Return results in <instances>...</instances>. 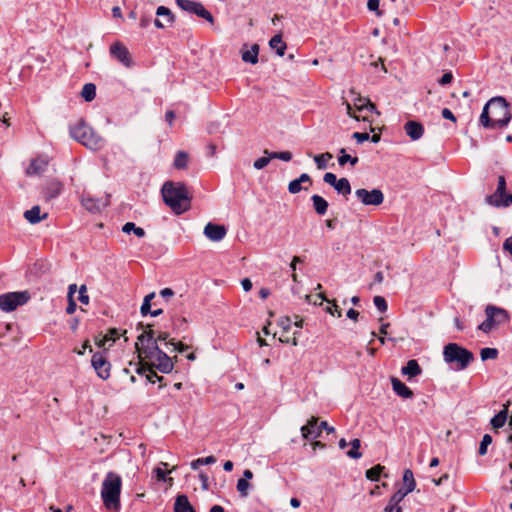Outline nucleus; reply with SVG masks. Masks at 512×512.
<instances>
[{"label":"nucleus","mask_w":512,"mask_h":512,"mask_svg":"<svg viewBox=\"0 0 512 512\" xmlns=\"http://www.w3.org/2000/svg\"><path fill=\"white\" fill-rule=\"evenodd\" d=\"M194 14L198 17L205 19L211 24L214 23L213 15L208 10H206L205 7L200 2L197 3V7L195 8Z\"/></svg>","instance_id":"obj_35"},{"label":"nucleus","mask_w":512,"mask_h":512,"mask_svg":"<svg viewBox=\"0 0 512 512\" xmlns=\"http://www.w3.org/2000/svg\"><path fill=\"white\" fill-rule=\"evenodd\" d=\"M443 358L446 363L455 364L456 370H464L474 361L473 353L457 343H449L444 347Z\"/></svg>","instance_id":"obj_6"},{"label":"nucleus","mask_w":512,"mask_h":512,"mask_svg":"<svg viewBox=\"0 0 512 512\" xmlns=\"http://www.w3.org/2000/svg\"><path fill=\"white\" fill-rule=\"evenodd\" d=\"M137 337L135 348L139 360H149L162 373H170L174 364L172 359L162 351L156 339V333L151 326Z\"/></svg>","instance_id":"obj_1"},{"label":"nucleus","mask_w":512,"mask_h":512,"mask_svg":"<svg viewBox=\"0 0 512 512\" xmlns=\"http://www.w3.org/2000/svg\"><path fill=\"white\" fill-rule=\"evenodd\" d=\"M71 137L91 150H99L104 146L105 140L97 134L83 120H79L75 125L70 126Z\"/></svg>","instance_id":"obj_4"},{"label":"nucleus","mask_w":512,"mask_h":512,"mask_svg":"<svg viewBox=\"0 0 512 512\" xmlns=\"http://www.w3.org/2000/svg\"><path fill=\"white\" fill-rule=\"evenodd\" d=\"M350 445H351V449L347 451V456L352 459L361 458L362 454L359 452V448L361 445L360 440L355 438L350 442Z\"/></svg>","instance_id":"obj_38"},{"label":"nucleus","mask_w":512,"mask_h":512,"mask_svg":"<svg viewBox=\"0 0 512 512\" xmlns=\"http://www.w3.org/2000/svg\"><path fill=\"white\" fill-rule=\"evenodd\" d=\"M333 188L339 193L344 196H347L351 193V185L347 178H340L336 184L333 186Z\"/></svg>","instance_id":"obj_32"},{"label":"nucleus","mask_w":512,"mask_h":512,"mask_svg":"<svg viewBox=\"0 0 512 512\" xmlns=\"http://www.w3.org/2000/svg\"><path fill=\"white\" fill-rule=\"evenodd\" d=\"M302 189L307 190V188H302L300 181L297 179L292 180L288 185V191L291 194L299 193Z\"/></svg>","instance_id":"obj_51"},{"label":"nucleus","mask_w":512,"mask_h":512,"mask_svg":"<svg viewBox=\"0 0 512 512\" xmlns=\"http://www.w3.org/2000/svg\"><path fill=\"white\" fill-rule=\"evenodd\" d=\"M265 155H270L272 159H280L282 161H290L292 159V154L289 151L282 152H269L267 149L264 150Z\"/></svg>","instance_id":"obj_43"},{"label":"nucleus","mask_w":512,"mask_h":512,"mask_svg":"<svg viewBox=\"0 0 512 512\" xmlns=\"http://www.w3.org/2000/svg\"><path fill=\"white\" fill-rule=\"evenodd\" d=\"M259 45L253 44L250 49L241 52V58L244 62L256 64L258 62Z\"/></svg>","instance_id":"obj_23"},{"label":"nucleus","mask_w":512,"mask_h":512,"mask_svg":"<svg viewBox=\"0 0 512 512\" xmlns=\"http://www.w3.org/2000/svg\"><path fill=\"white\" fill-rule=\"evenodd\" d=\"M216 462V458L214 456H207L205 458H198L196 460H193L191 462V468L193 470H196L198 469V467L200 465H210V464H214Z\"/></svg>","instance_id":"obj_45"},{"label":"nucleus","mask_w":512,"mask_h":512,"mask_svg":"<svg viewBox=\"0 0 512 512\" xmlns=\"http://www.w3.org/2000/svg\"><path fill=\"white\" fill-rule=\"evenodd\" d=\"M30 299L28 291L8 292L0 295V310L12 312Z\"/></svg>","instance_id":"obj_7"},{"label":"nucleus","mask_w":512,"mask_h":512,"mask_svg":"<svg viewBox=\"0 0 512 512\" xmlns=\"http://www.w3.org/2000/svg\"><path fill=\"white\" fill-rule=\"evenodd\" d=\"M188 164V154L184 151H179L174 159V167L177 169H184Z\"/></svg>","instance_id":"obj_36"},{"label":"nucleus","mask_w":512,"mask_h":512,"mask_svg":"<svg viewBox=\"0 0 512 512\" xmlns=\"http://www.w3.org/2000/svg\"><path fill=\"white\" fill-rule=\"evenodd\" d=\"M383 469L384 467L378 464L366 471V477L371 481H378Z\"/></svg>","instance_id":"obj_44"},{"label":"nucleus","mask_w":512,"mask_h":512,"mask_svg":"<svg viewBox=\"0 0 512 512\" xmlns=\"http://www.w3.org/2000/svg\"><path fill=\"white\" fill-rule=\"evenodd\" d=\"M156 339H157V343L158 342H165L166 345H170L168 342H169V333L167 332H159L157 335H156Z\"/></svg>","instance_id":"obj_62"},{"label":"nucleus","mask_w":512,"mask_h":512,"mask_svg":"<svg viewBox=\"0 0 512 512\" xmlns=\"http://www.w3.org/2000/svg\"><path fill=\"white\" fill-rule=\"evenodd\" d=\"M251 484L246 479H239L237 481L236 489L239 492L240 496L246 498L249 495V489Z\"/></svg>","instance_id":"obj_40"},{"label":"nucleus","mask_w":512,"mask_h":512,"mask_svg":"<svg viewBox=\"0 0 512 512\" xmlns=\"http://www.w3.org/2000/svg\"><path fill=\"white\" fill-rule=\"evenodd\" d=\"M441 115L444 119L450 120L452 122H456V117L448 108L442 109Z\"/></svg>","instance_id":"obj_60"},{"label":"nucleus","mask_w":512,"mask_h":512,"mask_svg":"<svg viewBox=\"0 0 512 512\" xmlns=\"http://www.w3.org/2000/svg\"><path fill=\"white\" fill-rule=\"evenodd\" d=\"M227 233V229L223 225L208 223L204 227V235L213 242L221 241Z\"/></svg>","instance_id":"obj_14"},{"label":"nucleus","mask_w":512,"mask_h":512,"mask_svg":"<svg viewBox=\"0 0 512 512\" xmlns=\"http://www.w3.org/2000/svg\"><path fill=\"white\" fill-rule=\"evenodd\" d=\"M511 118L509 103L504 97L497 96L485 104L479 121L485 128L502 129L508 125Z\"/></svg>","instance_id":"obj_2"},{"label":"nucleus","mask_w":512,"mask_h":512,"mask_svg":"<svg viewBox=\"0 0 512 512\" xmlns=\"http://www.w3.org/2000/svg\"><path fill=\"white\" fill-rule=\"evenodd\" d=\"M154 472L156 474V478L157 480L159 481H168L170 484L172 482V478H166V473L163 469H161L160 467H157L154 469Z\"/></svg>","instance_id":"obj_55"},{"label":"nucleus","mask_w":512,"mask_h":512,"mask_svg":"<svg viewBox=\"0 0 512 512\" xmlns=\"http://www.w3.org/2000/svg\"><path fill=\"white\" fill-rule=\"evenodd\" d=\"M492 443V437L489 434H485L479 446L478 453L483 456L487 453V447Z\"/></svg>","instance_id":"obj_48"},{"label":"nucleus","mask_w":512,"mask_h":512,"mask_svg":"<svg viewBox=\"0 0 512 512\" xmlns=\"http://www.w3.org/2000/svg\"><path fill=\"white\" fill-rule=\"evenodd\" d=\"M503 249L507 251L512 257V236L508 237L503 244Z\"/></svg>","instance_id":"obj_63"},{"label":"nucleus","mask_w":512,"mask_h":512,"mask_svg":"<svg viewBox=\"0 0 512 512\" xmlns=\"http://www.w3.org/2000/svg\"><path fill=\"white\" fill-rule=\"evenodd\" d=\"M156 16L157 18L154 20V25L159 29H163L166 26H170L175 21L174 14L169 8L165 6H159L156 9Z\"/></svg>","instance_id":"obj_12"},{"label":"nucleus","mask_w":512,"mask_h":512,"mask_svg":"<svg viewBox=\"0 0 512 512\" xmlns=\"http://www.w3.org/2000/svg\"><path fill=\"white\" fill-rule=\"evenodd\" d=\"M47 213L41 215V209L38 205L33 206L31 209L24 212V218L31 224H37L41 220L47 218Z\"/></svg>","instance_id":"obj_21"},{"label":"nucleus","mask_w":512,"mask_h":512,"mask_svg":"<svg viewBox=\"0 0 512 512\" xmlns=\"http://www.w3.org/2000/svg\"><path fill=\"white\" fill-rule=\"evenodd\" d=\"M62 190V184L57 179L49 180L44 189L43 195L46 201L56 198Z\"/></svg>","instance_id":"obj_19"},{"label":"nucleus","mask_w":512,"mask_h":512,"mask_svg":"<svg viewBox=\"0 0 512 512\" xmlns=\"http://www.w3.org/2000/svg\"><path fill=\"white\" fill-rule=\"evenodd\" d=\"M111 55L116 58L122 65L130 68L133 64L131 54L128 48L121 42H115L110 47Z\"/></svg>","instance_id":"obj_11"},{"label":"nucleus","mask_w":512,"mask_h":512,"mask_svg":"<svg viewBox=\"0 0 512 512\" xmlns=\"http://www.w3.org/2000/svg\"><path fill=\"white\" fill-rule=\"evenodd\" d=\"M175 512H195L186 495H178L175 504Z\"/></svg>","instance_id":"obj_22"},{"label":"nucleus","mask_w":512,"mask_h":512,"mask_svg":"<svg viewBox=\"0 0 512 512\" xmlns=\"http://www.w3.org/2000/svg\"><path fill=\"white\" fill-rule=\"evenodd\" d=\"M108 197L109 196H106L105 199H95L89 196L83 197L82 205L89 212L97 213L108 205Z\"/></svg>","instance_id":"obj_16"},{"label":"nucleus","mask_w":512,"mask_h":512,"mask_svg":"<svg viewBox=\"0 0 512 512\" xmlns=\"http://www.w3.org/2000/svg\"><path fill=\"white\" fill-rule=\"evenodd\" d=\"M271 160L272 158H270V155L260 157L254 161L253 167L257 170H261L265 168L270 163Z\"/></svg>","instance_id":"obj_49"},{"label":"nucleus","mask_w":512,"mask_h":512,"mask_svg":"<svg viewBox=\"0 0 512 512\" xmlns=\"http://www.w3.org/2000/svg\"><path fill=\"white\" fill-rule=\"evenodd\" d=\"M339 165L343 166L346 163H350L352 166L356 165L358 163L357 157H351L350 155L346 154V151L344 148L340 149V156L338 157Z\"/></svg>","instance_id":"obj_41"},{"label":"nucleus","mask_w":512,"mask_h":512,"mask_svg":"<svg viewBox=\"0 0 512 512\" xmlns=\"http://www.w3.org/2000/svg\"><path fill=\"white\" fill-rule=\"evenodd\" d=\"M153 368L157 367L154 364H152L149 360H139L136 372L139 375H145L146 379L151 383H155L156 380L160 382L163 381V377L158 376Z\"/></svg>","instance_id":"obj_13"},{"label":"nucleus","mask_w":512,"mask_h":512,"mask_svg":"<svg viewBox=\"0 0 512 512\" xmlns=\"http://www.w3.org/2000/svg\"><path fill=\"white\" fill-rule=\"evenodd\" d=\"M155 297V292H151L144 297L143 303L140 308V312L143 316H146L151 310V300Z\"/></svg>","instance_id":"obj_46"},{"label":"nucleus","mask_w":512,"mask_h":512,"mask_svg":"<svg viewBox=\"0 0 512 512\" xmlns=\"http://www.w3.org/2000/svg\"><path fill=\"white\" fill-rule=\"evenodd\" d=\"M121 487V477L114 472L107 473L101 489V497L106 508L118 509L120 507Z\"/></svg>","instance_id":"obj_5"},{"label":"nucleus","mask_w":512,"mask_h":512,"mask_svg":"<svg viewBox=\"0 0 512 512\" xmlns=\"http://www.w3.org/2000/svg\"><path fill=\"white\" fill-rule=\"evenodd\" d=\"M355 196L363 205L366 206H379L384 201V194L378 188H374L372 190L364 188L357 189L355 191Z\"/></svg>","instance_id":"obj_9"},{"label":"nucleus","mask_w":512,"mask_h":512,"mask_svg":"<svg viewBox=\"0 0 512 512\" xmlns=\"http://www.w3.org/2000/svg\"><path fill=\"white\" fill-rule=\"evenodd\" d=\"M313 208L315 212L319 215H324L328 209V202L320 195H313L311 197Z\"/></svg>","instance_id":"obj_26"},{"label":"nucleus","mask_w":512,"mask_h":512,"mask_svg":"<svg viewBox=\"0 0 512 512\" xmlns=\"http://www.w3.org/2000/svg\"><path fill=\"white\" fill-rule=\"evenodd\" d=\"M332 154L329 152H325L319 155L314 156V161L317 165L318 169H325L327 167V161L332 159Z\"/></svg>","instance_id":"obj_39"},{"label":"nucleus","mask_w":512,"mask_h":512,"mask_svg":"<svg viewBox=\"0 0 512 512\" xmlns=\"http://www.w3.org/2000/svg\"><path fill=\"white\" fill-rule=\"evenodd\" d=\"M488 311L494 315L497 325L504 324L509 320V314L505 309L488 305Z\"/></svg>","instance_id":"obj_25"},{"label":"nucleus","mask_w":512,"mask_h":512,"mask_svg":"<svg viewBox=\"0 0 512 512\" xmlns=\"http://www.w3.org/2000/svg\"><path fill=\"white\" fill-rule=\"evenodd\" d=\"M302 437L306 440H313L321 435V431L318 425V418L312 416L306 425L301 427Z\"/></svg>","instance_id":"obj_15"},{"label":"nucleus","mask_w":512,"mask_h":512,"mask_svg":"<svg viewBox=\"0 0 512 512\" xmlns=\"http://www.w3.org/2000/svg\"><path fill=\"white\" fill-rule=\"evenodd\" d=\"M170 345L174 347V350H177L178 352H183L186 349H188V346L181 343V342H175L174 339H170L168 342Z\"/></svg>","instance_id":"obj_58"},{"label":"nucleus","mask_w":512,"mask_h":512,"mask_svg":"<svg viewBox=\"0 0 512 512\" xmlns=\"http://www.w3.org/2000/svg\"><path fill=\"white\" fill-rule=\"evenodd\" d=\"M323 180L325 183H327L333 187L339 179H337L335 174H333L331 172H327V173H325Z\"/></svg>","instance_id":"obj_56"},{"label":"nucleus","mask_w":512,"mask_h":512,"mask_svg":"<svg viewBox=\"0 0 512 512\" xmlns=\"http://www.w3.org/2000/svg\"><path fill=\"white\" fill-rule=\"evenodd\" d=\"M120 337V333L116 328L109 329L108 332L105 334V336L102 339H97L96 344L99 347H103L106 342H112L114 343L116 339Z\"/></svg>","instance_id":"obj_31"},{"label":"nucleus","mask_w":512,"mask_h":512,"mask_svg":"<svg viewBox=\"0 0 512 512\" xmlns=\"http://www.w3.org/2000/svg\"><path fill=\"white\" fill-rule=\"evenodd\" d=\"M332 306H328L326 308V312L331 314L332 316L341 317L342 316V310L339 308L337 303L335 301L331 302Z\"/></svg>","instance_id":"obj_53"},{"label":"nucleus","mask_w":512,"mask_h":512,"mask_svg":"<svg viewBox=\"0 0 512 512\" xmlns=\"http://www.w3.org/2000/svg\"><path fill=\"white\" fill-rule=\"evenodd\" d=\"M508 418V406L505 405L504 409L498 412L490 421L494 429H498L504 426Z\"/></svg>","instance_id":"obj_28"},{"label":"nucleus","mask_w":512,"mask_h":512,"mask_svg":"<svg viewBox=\"0 0 512 512\" xmlns=\"http://www.w3.org/2000/svg\"><path fill=\"white\" fill-rule=\"evenodd\" d=\"M164 203L177 215L190 208L191 197L184 183L167 181L161 189Z\"/></svg>","instance_id":"obj_3"},{"label":"nucleus","mask_w":512,"mask_h":512,"mask_svg":"<svg viewBox=\"0 0 512 512\" xmlns=\"http://www.w3.org/2000/svg\"><path fill=\"white\" fill-rule=\"evenodd\" d=\"M404 131L411 140H419L424 134V127L420 122L410 120L404 124Z\"/></svg>","instance_id":"obj_18"},{"label":"nucleus","mask_w":512,"mask_h":512,"mask_svg":"<svg viewBox=\"0 0 512 512\" xmlns=\"http://www.w3.org/2000/svg\"><path fill=\"white\" fill-rule=\"evenodd\" d=\"M197 1L193 0H176L177 6L183 11L194 14L195 8L197 7Z\"/></svg>","instance_id":"obj_37"},{"label":"nucleus","mask_w":512,"mask_h":512,"mask_svg":"<svg viewBox=\"0 0 512 512\" xmlns=\"http://www.w3.org/2000/svg\"><path fill=\"white\" fill-rule=\"evenodd\" d=\"M409 494L404 488L396 491L392 497L390 498L389 504L387 506H399V503L404 499V497Z\"/></svg>","instance_id":"obj_42"},{"label":"nucleus","mask_w":512,"mask_h":512,"mask_svg":"<svg viewBox=\"0 0 512 512\" xmlns=\"http://www.w3.org/2000/svg\"><path fill=\"white\" fill-rule=\"evenodd\" d=\"M393 391L400 397L409 399L413 397L412 390L397 378L391 379Z\"/></svg>","instance_id":"obj_20"},{"label":"nucleus","mask_w":512,"mask_h":512,"mask_svg":"<svg viewBox=\"0 0 512 512\" xmlns=\"http://www.w3.org/2000/svg\"><path fill=\"white\" fill-rule=\"evenodd\" d=\"M480 356L482 361H486L489 359H496L498 357V350L496 348H483L480 351Z\"/></svg>","instance_id":"obj_47"},{"label":"nucleus","mask_w":512,"mask_h":512,"mask_svg":"<svg viewBox=\"0 0 512 512\" xmlns=\"http://www.w3.org/2000/svg\"><path fill=\"white\" fill-rule=\"evenodd\" d=\"M78 300L84 305H87L89 303V296L87 295L86 285L80 286Z\"/></svg>","instance_id":"obj_52"},{"label":"nucleus","mask_w":512,"mask_h":512,"mask_svg":"<svg viewBox=\"0 0 512 512\" xmlns=\"http://www.w3.org/2000/svg\"><path fill=\"white\" fill-rule=\"evenodd\" d=\"M91 365L94 368L97 376L102 380H107L110 377L111 364L103 353L97 352L93 354Z\"/></svg>","instance_id":"obj_10"},{"label":"nucleus","mask_w":512,"mask_h":512,"mask_svg":"<svg viewBox=\"0 0 512 512\" xmlns=\"http://www.w3.org/2000/svg\"><path fill=\"white\" fill-rule=\"evenodd\" d=\"M48 164H49L48 158L42 157V156L37 157L31 161L29 167L26 170V174L28 176H34V175L39 176L46 171Z\"/></svg>","instance_id":"obj_17"},{"label":"nucleus","mask_w":512,"mask_h":512,"mask_svg":"<svg viewBox=\"0 0 512 512\" xmlns=\"http://www.w3.org/2000/svg\"><path fill=\"white\" fill-rule=\"evenodd\" d=\"M367 7L370 11H378L379 0H368Z\"/></svg>","instance_id":"obj_64"},{"label":"nucleus","mask_w":512,"mask_h":512,"mask_svg":"<svg viewBox=\"0 0 512 512\" xmlns=\"http://www.w3.org/2000/svg\"><path fill=\"white\" fill-rule=\"evenodd\" d=\"M403 483L405 486L404 489L406 491H408L409 493L415 489L416 483H415L413 472L410 469L404 470Z\"/></svg>","instance_id":"obj_33"},{"label":"nucleus","mask_w":512,"mask_h":512,"mask_svg":"<svg viewBox=\"0 0 512 512\" xmlns=\"http://www.w3.org/2000/svg\"><path fill=\"white\" fill-rule=\"evenodd\" d=\"M269 46L276 50L278 56H284L287 46L282 40V36L280 34H277L270 39Z\"/></svg>","instance_id":"obj_27"},{"label":"nucleus","mask_w":512,"mask_h":512,"mask_svg":"<svg viewBox=\"0 0 512 512\" xmlns=\"http://www.w3.org/2000/svg\"><path fill=\"white\" fill-rule=\"evenodd\" d=\"M81 96L88 102L94 100L96 96V86L93 83H87L83 86Z\"/></svg>","instance_id":"obj_34"},{"label":"nucleus","mask_w":512,"mask_h":512,"mask_svg":"<svg viewBox=\"0 0 512 512\" xmlns=\"http://www.w3.org/2000/svg\"><path fill=\"white\" fill-rule=\"evenodd\" d=\"M486 314V320L483 321L479 326L478 329L483 331L484 333L490 332L495 326H497L495 317L492 314V312L488 311V306L485 309Z\"/></svg>","instance_id":"obj_29"},{"label":"nucleus","mask_w":512,"mask_h":512,"mask_svg":"<svg viewBox=\"0 0 512 512\" xmlns=\"http://www.w3.org/2000/svg\"><path fill=\"white\" fill-rule=\"evenodd\" d=\"M373 302H374V305L376 306V308L384 313L387 311L388 309V305H387V302L385 300L384 297L382 296H375L374 299H373Z\"/></svg>","instance_id":"obj_50"},{"label":"nucleus","mask_w":512,"mask_h":512,"mask_svg":"<svg viewBox=\"0 0 512 512\" xmlns=\"http://www.w3.org/2000/svg\"><path fill=\"white\" fill-rule=\"evenodd\" d=\"M486 203L494 207H508L512 204V194L506 193V180L504 176L498 177V184L494 194L486 197Z\"/></svg>","instance_id":"obj_8"},{"label":"nucleus","mask_w":512,"mask_h":512,"mask_svg":"<svg viewBox=\"0 0 512 512\" xmlns=\"http://www.w3.org/2000/svg\"><path fill=\"white\" fill-rule=\"evenodd\" d=\"M352 137L357 141V143L361 144L370 139V135L366 132H354Z\"/></svg>","instance_id":"obj_54"},{"label":"nucleus","mask_w":512,"mask_h":512,"mask_svg":"<svg viewBox=\"0 0 512 512\" xmlns=\"http://www.w3.org/2000/svg\"><path fill=\"white\" fill-rule=\"evenodd\" d=\"M77 309V305L74 299H68V305L66 307V313L71 315L73 314Z\"/></svg>","instance_id":"obj_61"},{"label":"nucleus","mask_w":512,"mask_h":512,"mask_svg":"<svg viewBox=\"0 0 512 512\" xmlns=\"http://www.w3.org/2000/svg\"><path fill=\"white\" fill-rule=\"evenodd\" d=\"M354 107L357 111L362 112L364 110L375 111V105L368 99L358 96L354 101Z\"/></svg>","instance_id":"obj_30"},{"label":"nucleus","mask_w":512,"mask_h":512,"mask_svg":"<svg viewBox=\"0 0 512 512\" xmlns=\"http://www.w3.org/2000/svg\"><path fill=\"white\" fill-rule=\"evenodd\" d=\"M402 373L408 377H416L422 373V369L418 362L414 359L409 360L407 364L402 368Z\"/></svg>","instance_id":"obj_24"},{"label":"nucleus","mask_w":512,"mask_h":512,"mask_svg":"<svg viewBox=\"0 0 512 512\" xmlns=\"http://www.w3.org/2000/svg\"><path fill=\"white\" fill-rule=\"evenodd\" d=\"M453 80V75L451 72H446L442 75V77L438 80V83L442 86L451 83Z\"/></svg>","instance_id":"obj_57"},{"label":"nucleus","mask_w":512,"mask_h":512,"mask_svg":"<svg viewBox=\"0 0 512 512\" xmlns=\"http://www.w3.org/2000/svg\"><path fill=\"white\" fill-rule=\"evenodd\" d=\"M297 332L294 333V336L292 338H289V337H283L281 336L279 338L280 342L282 343H291L293 346H297L298 345V337H297Z\"/></svg>","instance_id":"obj_59"}]
</instances>
